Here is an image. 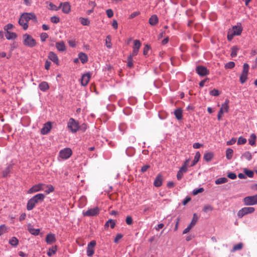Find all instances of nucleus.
<instances>
[{"label":"nucleus","instance_id":"obj_55","mask_svg":"<svg viewBox=\"0 0 257 257\" xmlns=\"http://www.w3.org/2000/svg\"><path fill=\"white\" fill-rule=\"evenodd\" d=\"M47 188H48L47 190H46L45 191V192L47 193V194H49L50 193V192H52L54 191V188L53 187V186L51 185H48L47 186Z\"/></svg>","mask_w":257,"mask_h":257},{"label":"nucleus","instance_id":"obj_30","mask_svg":"<svg viewBox=\"0 0 257 257\" xmlns=\"http://www.w3.org/2000/svg\"><path fill=\"white\" fill-rule=\"evenodd\" d=\"M256 136L254 134H252L248 139V143L251 146H254L255 144Z\"/></svg>","mask_w":257,"mask_h":257},{"label":"nucleus","instance_id":"obj_49","mask_svg":"<svg viewBox=\"0 0 257 257\" xmlns=\"http://www.w3.org/2000/svg\"><path fill=\"white\" fill-rule=\"evenodd\" d=\"M49 9L53 11H57L60 9V7H57L56 6L54 5L53 4L50 3L49 4Z\"/></svg>","mask_w":257,"mask_h":257},{"label":"nucleus","instance_id":"obj_14","mask_svg":"<svg viewBox=\"0 0 257 257\" xmlns=\"http://www.w3.org/2000/svg\"><path fill=\"white\" fill-rule=\"evenodd\" d=\"M51 128V123L50 122H48L41 129V133L43 135H46L50 131Z\"/></svg>","mask_w":257,"mask_h":257},{"label":"nucleus","instance_id":"obj_15","mask_svg":"<svg viewBox=\"0 0 257 257\" xmlns=\"http://www.w3.org/2000/svg\"><path fill=\"white\" fill-rule=\"evenodd\" d=\"M48 58L56 63L57 65H59V60L57 55L53 52H50L48 56Z\"/></svg>","mask_w":257,"mask_h":257},{"label":"nucleus","instance_id":"obj_35","mask_svg":"<svg viewBox=\"0 0 257 257\" xmlns=\"http://www.w3.org/2000/svg\"><path fill=\"white\" fill-rule=\"evenodd\" d=\"M239 48L236 46H234L231 48V56L232 57H235L237 55V52L238 51Z\"/></svg>","mask_w":257,"mask_h":257},{"label":"nucleus","instance_id":"obj_36","mask_svg":"<svg viewBox=\"0 0 257 257\" xmlns=\"http://www.w3.org/2000/svg\"><path fill=\"white\" fill-rule=\"evenodd\" d=\"M228 179L225 177L219 178L215 180L216 184H221L227 182Z\"/></svg>","mask_w":257,"mask_h":257},{"label":"nucleus","instance_id":"obj_23","mask_svg":"<svg viewBox=\"0 0 257 257\" xmlns=\"http://www.w3.org/2000/svg\"><path fill=\"white\" fill-rule=\"evenodd\" d=\"M158 23V19L156 15H152L149 19V24L152 26H155Z\"/></svg>","mask_w":257,"mask_h":257},{"label":"nucleus","instance_id":"obj_58","mask_svg":"<svg viewBox=\"0 0 257 257\" xmlns=\"http://www.w3.org/2000/svg\"><path fill=\"white\" fill-rule=\"evenodd\" d=\"M48 37V35L46 33H42L40 35V38L42 42L45 41L46 39Z\"/></svg>","mask_w":257,"mask_h":257},{"label":"nucleus","instance_id":"obj_25","mask_svg":"<svg viewBox=\"0 0 257 257\" xmlns=\"http://www.w3.org/2000/svg\"><path fill=\"white\" fill-rule=\"evenodd\" d=\"M56 47L60 51H64L65 50V44L63 41L56 43Z\"/></svg>","mask_w":257,"mask_h":257},{"label":"nucleus","instance_id":"obj_40","mask_svg":"<svg viewBox=\"0 0 257 257\" xmlns=\"http://www.w3.org/2000/svg\"><path fill=\"white\" fill-rule=\"evenodd\" d=\"M247 79V74L246 73H243L242 72V74L240 76L239 80L241 83L243 84L244 83Z\"/></svg>","mask_w":257,"mask_h":257},{"label":"nucleus","instance_id":"obj_43","mask_svg":"<svg viewBox=\"0 0 257 257\" xmlns=\"http://www.w3.org/2000/svg\"><path fill=\"white\" fill-rule=\"evenodd\" d=\"M213 209V208L212 206L210 205H207L204 207L203 211L205 212H208L209 211H212Z\"/></svg>","mask_w":257,"mask_h":257},{"label":"nucleus","instance_id":"obj_60","mask_svg":"<svg viewBox=\"0 0 257 257\" xmlns=\"http://www.w3.org/2000/svg\"><path fill=\"white\" fill-rule=\"evenodd\" d=\"M106 15L108 18H111L113 16V12L111 9H108L106 10Z\"/></svg>","mask_w":257,"mask_h":257},{"label":"nucleus","instance_id":"obj_3","mask_svg":"<svg viewBox=\"0 0 257 257\" xmlns=\"http://www.w3.org/2000/svg\"><path fill=\"white\" fill-rule=\"evenodd\" d=\"M244 205L251 206L257 204V194L253 196H248L243 199Z\"/></svg>","mask_w":257,"mask_h":257},{"label":"nucleus","instance_id":"obj_62","mask_svg":"<svg viewBox=\"0 0 257 257\" xmlns=\"http://www.w3.org/2000/svg\"><path fill=\"white\" fill-rule=\"evenodd\" d=\"M227 177L231 179H235L236 178V175L234 173H229L227 175Z\"/></svg>","mask_w":257,"mask_h":257},{"label":"nucleus","instance_id":"obj_51","mask_svg":"<svg viewBox=\"0 0 257 257\" xmlns=\"http://www.w3.org/2000/svg\"><path fill=\"white\" fill-rule=\"evenodd\" d=\"M246 143V140L242 137H240L238 138V141H237V144L238 145H243L244 144H245Z\"/></svg>","mask_w":257,"mask_h":257},{"label":"nucleus","instance_id":"obj_61","mask_svg":"<svg viewBox=\"0 0 257 257\" xmlns=\"http://www.w3.org/2000/svg\"><path fill=\"white\" fill-rule=\"evenodd\" d=\"M235 36L233 34V33L230 30L228 32V35H227V39L229 41H231L233 37Z\"/></svg>","mask_w":257,"mask_h":257},{"label":"nucleus","instance_id":"obj_45","mask_svg":"<svg viewBox=\"0 0 257 257\" xmlns=\"http://www.w3.org/2000/svg\"><path fill=\"white\" fill-rule=\"evenodd\" d=\"M111 41V37L108 35L106 37L105 43L106 47L108 48H110L111 47V44H110Z\"/></svg>","mask_w":257,"mask_h":257},{"label":"nucleus","instance_id":"obj_21","mask_svg":"<svg viewBox=\"0 0 257 257\" xmlns=\"http://www.w3.org/2000/svg\"><path fill=\"white\" fill-rule=\"evenodd\" d=\"M115 224H116V222L114 220H113L112 219H109L107 220V221L104 224V228L105 229L109 227V225L110 226L111 228H114V227L115 226Z\"/></svg>","mask_w":257,"mask_h":257},{"label":"nucleus","instance_id":"obj_39","mask_svg":"<svg viewBox=\"0 0 257 257\" xmlns=\"http://www.w3.org/2000/svg\"><path fill=\"white\" fill-rule=\"evenodd\" d=\"M57 250V246H55L54 247H52L51 248H49L48 252L47 255L49 256H52L53 254H55Z\"/></svg>","mask_w":257,"mask_h":257},{"label":"nucleus","instance_id":"obj_42","mask_svg":"<svg viewBox=\"0 0 257 257\" xmlns=\"http://www.w3.org/2000/svg\"><path fill=\"white\" fill-rule=\"evenodd\" d=\"M244 173H245V175L247 176L248 177L252 178L253 176V172L247 169H245L244 170Z\"/></svg>","mask_w":257,"mask_h":257},{"label":"nucleus","instance_id":"obj_19","mask_svg":"<svg viewBox=\"0 0 257 257\" xmlns=\"http://www.w3.org/2000/svg\"><path fill=\"white\" fill-rule=\"evenodd\" d=\"M28 230L31 234L34 235H38L40 233V229L34 228L31 224H28Z\"/></svg>","mask_w":257,"mask_h":257},{"label":"nucleus","instance_id":"obj_27","mask_svg":"<svg viewBox=\"0 0 257 257\" xmlns=\"http://www.w3.org/2000/svg\"><path fill=\"white\" fill-rule=\"evenodd\" d=\"M174 114L178 120L182 118V110L181 108H178L174 111Z\"/></svg>","mask_w":257,"mask_h":257},{"label":"nucleus","instance_id":"obj_33","mask_svg":"<svg viewBox=\"0 0 257 257\" xmlns=\"http://www.w3.org/2000/svg\"><path fill=\"white\" fill-rule=\"evenodd\" d=\"M89 7L91 8V9L88 10L87 11V14L88 15H90L91 13L93 12L94 8L96 6V4H95V2L93 1H90L88 4Z\"/></svg>","mask_w":257,"mask_h":257},{"label":"nucleus","instance_id":"obj_9","mask_svg":"<svg viewBox=\"0 0 257 257\" xmlns=\"http://www.w3.org/2000/svg\"><path fill=\"white\" fill-rule=\"evenodd\" d=\"M96 245V241L95 240L91 241L87 245V255L89 257H91L94 253V247Z\"/></svg>","mask_w":257,"mask_h":257},{"label":"nucleus","instance_id":"obj_18","mask_svg":"<svg viewBox=\"0 0 257 257\" xmlns=\"http://www.w3.org/2000/svg\"><path fill=\"white\" fill-rule=\"evenodd\" d=\"M46 241L48 244L55 242L56 241L55 236L54 234L49 233L47 235L46 237Z\"/></svg>","mask_w":257,"mask_h":257},{"label":"nucleus","instance_id":"obj_50","mask_svg":"<svg viewBox=\"0 0 257 257\" xmlns=\"http://www.w3.org/2000/svg\"><path fill=\"white\" fill-rule=\"evenodd\" d=\"M235 66V63L233 62H229L225 65L226 69H232Z\"/></svg>","mask_w":257,"mask_h":257},{"label":"nucleus","instance_id":"obj_22","mask_svg":"<svg viewBox=\"0 0 257 257\" xmlns=\"http://www.w3.org/2000/svg\"><path fill=\"white\" fill-rule=\"evenodd\" d=\"M79 59L80 60L82 63L84 64L88 61L87 55L83 52H80L78 54Z\"/></svg>","mask_w":257,"mask_h":257},{"label":"nucleus","instance_id":"obj_8","mask_svg":"<svg viewBox=\"0 0 257 257\" xmlns=\"http://www.w3.org/2000/svg\"><path fill=\"white\" fill-rule=\"evenodd\" d=\"M21 16L23 18L26 22H28L32 20L34 22H37V19L36 15L34 13H23Z\"/></svg>","mask_w":257,"mask_h":257},{"label":"nucleus","instance_id":"obj_12","mask_svg":"<svg viewBox=\"0 0 257 257\" xmlns=\"http://www.w3.org/2000/svg\"><path fill=\"white\" fill-rule=\"evenodd\" d=\"M45 185L43 184H38L37 185L33 186L32 188H31L29 191V193H32L34 192H38L41 190H43V187Z\"/></svg>","mask_w":257,"mask_h":257},{"label":"nucleus","instance_id":"obj_46","mask_svg":"<svg viewBox=\"0 0 257 257\" xmlns=\"http://www.w3.org/2000/svg\"><path fill=\"white\" fill-rule=\"evenodd\" d=\"M228 100H226V102L225 103L222 104V106L221 108H222V110H223V111H224L225 112L228 111V109H229V106L228 105Z\"/></svg>","mask_w":257,"mask_h":257},{"label":"nucleus","instance_id":"obj_52","mask_svg":"<svg viewBox=\"0 0 257 257\" xmlns=\"http://www.w3.org/2000/svg\"><path fill=\"white\" fill-rule=\"evenodd\" d=\"M7 227L5 224L0 226V236L7 231Z\"/></svg>","mask_w":257,"mask_h":257},{"label":"nucleus","instance_id":"obj_57","mask_svg":"<svg viewBox=\"0 0 257 257\" xmlns=\"http://www.w3.org/2000/svg\"><path fill=\"white\" fill-rule=\"evenodd\" d=\"M203 191H204V189L203 188H199L197 189L194 190L193 191L192 193L194 195H196L199 193L202 192Z\"/></svg>","mask_w":257,"mask_h":257},{"label":"nucleus","instance_id":"obj_34","mask_svg":"<svg viewBox=\"0 0 257 257\" xmlns=\"http://www.w3.org/2000/svg\"><path fill=\"white\" fill-rule=\"evenodd\" d=\"M79 21L81 24L83 26H88L90 24V21L87 18L80 17Z\"/></svg>","mask_w":257,"mask_h":257},{"label":"nucleus","instance_id":"obj_10","mask_svg":"<svg viewBox=\"0 0 257 257\" xmlns=\"http://www.w3.org/2000/svg\"><path fill=\"white\" fill-rule=\"evenodd\" d=\"M198 220V217L196 213L193 214V217L192 219L191 223H189V225L183 231V234L188 233L190 229L196 224Z\"/></svg>","mask_w":257,"mask_h":257},{"label":"nucleus","instance_id":"obj_11","mask_svg":"<svg viewBox=\"0 0 257 257\" xmlns=\"http://www.w3.org/2000/svg\"><path fill=\"white\" fill-rule=\"evenodd\" d=\"M196 71L201 76H204L209 74V71L206 67L203 66H198L196 68Z\"/></svg>","mask_w":257,"mask_h":257},{"label":"nucleus","instance_id":"obj_5","mask_svg":"<svg viewBox=\"0 0 257 257\" xmlns=\"http://www.w3.org/2000/svg\"><path fill=\"white\" fill-rule=\"evenodd\" d=\"M255 210L254 207H245L239 210L237 212V216L241 218L244 215L252 213Z\"/></svg>","mask_w":257,"mask_h":257},{"label":"nucleus","instance_id":"obj_38","mask_svg":"<svg viewBox=\"0 0 257 257\" xmlns=\"http://www.w3.org/2000/svg\"><path fill=\"white\" fill-rule=\"evenodd\" d=\"M233 153V150L229 148L226 150V157L228 160H230L231 159V158L232 157Z\"/></svg>","mask_w":257,"mask_h":257},{"label":"nucleus","instance_id":"obj_29","mask_svg":"<svg viewBox=\"0 0 257 257\" xmlns=\"http://www.w3.org/2000/svg\"><path fill=\"white\" fill-rule=\"evenodd\" d=\"M213 154L212 152H208L207 153H205L203 156V159L205 160L206 162H209L212 159L213 157Z\"/></svg>","mask_w":257,"mask_h":257},{"label":"nucleus","instance_id":"obj_13","mask_svg":"<svg viewBox=\"0 0 257 257\" xmlns=\"http://www.w3.org/2000/svg\"><path fill=\"white\" fill-rule=\"evenodd\" d=\"M90 76L91 74L89 73L84 74L82 76L81 82L82 85L86 86L88 84L90 78Z\"/></svg>","mask_w":257,"mask_h":257},{"label":"nucleus","instance_id":"obj_44","mask_svg":"<svg viewBox=\"0 0 257 257\" xmlns=\"http://www.w3.org/2000/svg\"><path fill=\"white\" fill-rule=\"evenodd\" d=\"M127 65L128 67L131 68L133 66V57L132 55H130L127 58Z\"/></svg>","mask_w":257,"mask_h":257},{"label":"nucleus","instance_id":"obj_26","mask_svg":"<svg viewBox=\"0 0 257 257\" xmlns=\"http://www.w3.org/2000/svg\"><path fill=\"white\" fill-rule=\"evenodd\" d=\"M19 24L20 25L23 27L24 30H27L28 27V25L27 24V22H26L23 18L21 16L20 18L19 19Z\"/></svg>","mask_w":257,"mask_h":257},{"label":"nucleus","instance_id":"obj_63","mask_svg":"<svg viewBox=\"0 0 257 257\" xmlns=\"http://www.w3.org/2000/svg\"><path fill=\"white\" fill-rule=\"evenodd\" d=\"M150 49V47L148 45H146L144 48V51H143V54L144 55H147L148 54V51Z\"/></svg>","mask_w":257,"mask_h":257},{"label":"nucleus","instance_id":"obj_56","mask_svg":"<svg viewBox=\"0 0 257 257\" xmlns=\"http://www.w3.org/2000/svg\"><path fill=\"white\" fill-rule=\"evenodd\" d=\"M60 21L59 18L56 16H53L51 18V21L53 23L57 24Z\"/></svg>","mask_w":257,"mask_h":257},{"label":"nucleus","instance_id":"obj_47","mask_svg":"<svg viewBox=\"0 0 257 257\" xmlns=\"http://www.w3.org/2000/svg\"><path fill=\"white\" fill-rule=\"evenodd\" d=\"M209 94L212 96H217L220 94V92L217 89H213L209 92Z\"/></svg>","mask_w":257,"mask_h":257},{"label":"nucleus","instance_id":"obj_41","mask_svg":"<svg viewBox=\"0 0 257 257\" xmlns=\"http://www.w3.org/2000/svg\"><path fill=\"white\" fill-rule=\"evenodd\" d=\"M242 246H243V244L242 243H239L237 244H235L234 245L231 251H234L237 250H240V249H242Z\"/></svg>","mask_w":257,"mask_h":257},{"label":"nucleus","instance_id":"obj_7","mask_svg":"<svg viewBox=\"0 0 257 257\" xmlns=\"http://www.w3.org/2000/svg\"><path fill=\"white\" fill-rule=\"evenodd\" d=\"M72 155V151L70 148H67L61 150L59 152V157L63 159H68Z\"/></svg>","mask_w":257,"mask_h":257},{"label":"nucleus","instance_id":"obj_31","mask_svg":"<svg viewBox=\"0 0 257 257\" xmlns=\"http://www.w3.org/2000/svg\"><path fill=\"white\" fill-rule=\"evenodd\" d=\"M200 156H201V155H200V153L199 152H197L196 153L195 156L194 157V159L193 161H192V164L190 165L191 167L194 166V165H195L197 163V162L199 160Z\"/></svg>","mask_w":257,"mask_h":257},{"label":"nucleus","instance_id":"obj_1","mask_svg":"<svg viewBox=\"0 0 257 257\" xmlns=\"http://www.w3.org/2000/svg\"><path fill=\"white\" fill-rule=\"evenodd\" d=\"M45 198V195L43 194L40 193L36 195L31 198L28 202L27 205V209L28 210H32L36 204L42 202Z\"/></svg>","mask_w":257,"mask_h":257},{"label":"nucleus","instance_id":"obj_64","mask_svg":"<svg viewBox=\"0 0 257 257\" xmlns=\"http://www.w3.org/2000/svg\"><path fill=\"white\" fill-rule=\"evenodd\" d=\"M236 141V139L234 138H232L230 141L227 142L226 144L227 145H232L234 144Z\"/></svg>","mask_w":257,"mask_h":257},{"label":"nucleus","instance_id":"obj_28","mask_svg":"<svg viewBox=\"0 0 257 257\" xmlns=\"http://www.w3.org/2000/svg\"><path fill=\"white\" fill-rule=\"evenodd\" d=\"M39 87L40 89L43 91H45L49 88V85L47 83V82L45 81H43L41 82L39 85Z\"/></svg>","mask_w":257,"mask_h":257},{"label":"nucleus","instance_id":"obj_17","mask_svg":"<svg viewBox=\"0 0 257 257\" xmlns=\"http://www.w3.org/2000/svg\"><path fill=\"white\" fill-rule=\"evenodd\" d=\"M162 176L161 174H158L154 182V185L155 187H159L162 184Z\"/></svg>","mask_w":257,"mask_h":257},{"label":"nucleus","instance_id":"obj_16","mask_svg":"<svg viewBox=\"0 0 257 257\" xmlns=\"http://www.w3.org/2000/svg\"><path fill=\"white\" fill-rule=\"evenodd\" d=\"M60 8L62 7V11L65 14H68L70 11V6L69 3L65 2L60 4Z\"/></svg>","mask_w":257,"mask_h":257},{"label":"nucleus","instance_id":"obj_37","mask_svg":"<svg viewBox=\"0 0 257 257\" xmlns=\"http://www.w3.org/2000/svg\"><path fill=\"white\" fill-rule=\"evenodd\" d=\"M11 170V166H8L3 171V176L4 177H7L9 174Z\"/></svg>","mask_w":257,"mask_h":257},{"label":"nucleus","instance_id":"obj_2","mask_svg":"<svg viewBox=\"0 0 257 257\" xmlns=\"http://www.w3.org/2000/svg\"><path fill=\"white\" fill-rule=\"evenodd\" d=\"M23 44L26 46L32 48L36 46V42L31 35L26 34L23 35Z\"/></svg>","mask_w":257,"mask_h":257},{"label":"nucleus","instance_id":"obj_59","mask_svg":"<svg viewBox=\"0 0 257 257\" xmlns=\"http://www.w3.org/2000/svg\"><path fill=\"white\" fill-rule=\"evenodd\" d=\"M126 223L128 225H131L133 223V218L130 216H127L125 219Z\"/></svg>","mask_w":257,"mask_h":257},{"label":"nucleus","instance_id":"obj_54","mask_svg":"<svg viewBox=\"0 0 257 257\" xmlns=\"http://www.w3.org/2000/svg\"><path fill=\"white\" fill-rule=\"evenodd\" d=\"M248 69H249V65L247 63H244L243 64V70L242 72L243 73H246L248 74Z\"/></svg>","mask_w":257,"mask_h":257},{"label":"nucleus","instance_id":"obj_24","mask_svg":"<svg viewBox=\"0 0 257 257\" xmlns=\"http://www.w3.org/2000/svg\"><path fill=\"white\" fill-rule=\"evenodd\" d=\"M5 37L8 40L15 39L17 37V34L14 32L7 31L5 34Z\"/></svg>","mask_w":257,"mask_h":257},{"label":"nucleus","instance_id":"obj_20","mask_svg":"<svg viewBox=\"0 0 257 257\" xmlns=\"http://www.w3.org/2000/svg\"><path fill=\"white\" fill-rule=\"evenodd\" d=\"M230 31H232L234 35L238 36L241 34L242 28L240 26H235L232 27V30Z\"/></svg>","mask_w":257,"mask_h":257},{"label":"nucleus","instance_id":"obj_53","mask_svg":"<svg viewBox=\"0 0 257 257\" xmlns=\"http://www.w3.org/2000/svg\"><path fill=\"white\" fill-rule=\"evenodd\" d=\"M243 156L247 160H250L252 158V156H251V154L250 152H245L243 155Z\"/></svg>","mask_w":257,"mask_h":257},{"label":"nucleus","instance_id":"obj_4","mask_svg":"<svg viewBox=\"0 0 257 257\" xmlns=\"http://www.w3.org/2000/svg\"><path fill=\"white\" fill-rule=\"evenodd\" d=\"M67 126L73 133H76L80 127L78 122L73 118L69 119Z\"/></svg>","mask_w":257,"mask_h":257},{"label":"nucleus","instance_id":"obj_48","mask_svg":"<svg viewBox=\"0 0 257 257\" xmlns=\"http://www.w3.org/2000/svg\"><path fill=\"white\" fill-rule=\"evenodd\" d=\"M134 45L133 47V49H137L139 50L140 47L141 45V43L140 41L139 40H136L134 41Z\"/></svg>","mask_w":257,"mask_h":257},{"label":"nucleus","instance_id":"obj_6","mask_svg":"<svg viewBox=\"0 0 257 257\" xmlns=\"http://www.w3.org/2000/svg\"><path fill=\"white\" fill-rule=\"evenodd\" d=\"M100 210L98 207H95L93 208H90L86 211H83L82 214L84 216H95L99 213Z\"/></svg>","mask_w":257,"mask_h":257},{"label":"nucleus","instance_id":"obj_32","mask_svg":"<svg viewBox=\"0 0 257 257\" xmlns=\"http://www.w3.org/2000/svg\"><path fill=\"white\" fill-rule=\"evenodd\" d=\"M9 243L12 246H17L19 243V240L16 237H13L9 240Z\"/></svg>","mask_w":257,"mask_h":257}]
</instances>
